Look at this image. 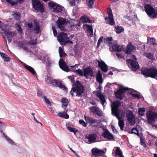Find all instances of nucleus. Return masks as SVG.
<instances>
[{
	"mask_svg": "<svg viewBox=\"0 0 157 157\" xmlns=\"http://www.w3.org/2000/svg\"><path fill=\"white\" fill-rule=\"evenodd\" d=\"M121 105V103L120 101H117L114 102L111 105V111L112 115L116 116L119 121L118 125L120 127L121 129L123 130L124 127V121L121 119V117H120L121 116V117H123L124 116L125 112H123L121 114V111L118 109L119 107Z\"/></svg>",
	"mask_w": 157,
	"mask_h": 157,
	"instance_id": "obj_1",
	"label": "nucleus"
},
{
	"mask_svg": "<svg viewBox=\"0 0 157 157\" xmlns=\"http://www.w3.org/2000/svg\"><path fill=\"white\" fill-rule=\"evenodd\" d=\"M74 77L73 76H69L68 78L70 79L73 84V87L72 88L70 92V94L73 96L76 95L79 97H81L85 91V88L84 86L78 81H77L75 82L74 81Z\"/></svg>",
	"mask_w": 157,
	"mask_h": 157,
	"instance_id": "obj_2",
	"label": "nucleus"
},
{
	"mask_svg": "<svg viewBox=\"0 0 157 157\" xmlns=\"http://www.w3.org/2000/svg\"><path fill=\"white\" fill-rule=\"evenodd\" d=\"M37 43V39L36 38L34 40L31 39V41L26 42L25 41H20L18 44V46L22 48L24 50L27 52H32V50L30 48H34V47L31 46L32 45H34Z\"/></svg>",
	"mask_w": 157,
	"mask_h": 157,
	"instance_id": "obj_3",
	"label": "nucleus"
},
{
	"mask_svg": "<svg viewBox=\"0 0 157 157\" xmlns=\"http://www.w3.org/2000/svg\"><path fill=\"white\" fill-rule=\"evenodd\" d=\"M141 72L146 77H151L157 80V70L155 68L142 69Z\"/></svg>",
	"mask_w": 157,
	"mask_h": 157,
	"instance_id": "obj_4",
	"label": "nucleus"
},
{
	"mask_svg": "<svg viewBox=\"0 0 157 157\" xmlns=\"http://www.w3.org/2000/svg\"><path fill=\"white\" fill-rule=\"evenodd\" d=\"M56 24L58 28L62 31L67 29V27L72 26L69 21L62 18H59L56 21Z\"/></svg>",
	"mask_w": 157,
	"mask_h": 157,
	"instance_id": "obj_5",
	"label": "nucleus"
},
{
	"mask_svg": "<svg viewBox=\"0 0 157 157\" xmlns=\"http://www.w3.org/2000/svg\"><path fill=\"white\" fill-rule=\"evenodd\" d=\"M136 60L135 56L132 55L131 56V59H128L126 61L127 64L132 71H136L139 69V66L136 62Z\"/></svg>",
	"mask_w": 157,
	"mask_h": 157,
	"instance_id": "obj_6",
	"label": "nucleus"
},
{
	"mask_svg": "<svg viewBox=\"0 0 157 157\" xmlns=\"http://www.w3.org/2000/svg\"><path fill=\"white\" fill-rule=\"evenodd\" d=\"M144 8L146 13L150 17L152 18H157V10L155 11L149 4L145 5Z\"/></svg>",
	"mask_w": 157,
	"mask_h": 157,
	"instance_id": "obj_7",
	"label": "nucleus"
},
{
	"mask_svg": "<svg viewBox=\"0 0 157 157\" xmlns=\"http://www.w3.org/2000/svg\"><path fill=\"white\" fill-rule=\"evenodd\" d=\"M48 6L52 11L56 13H62L64 10V7L54 2H49Z\"/></svg>",
	"mask_w": 157,
	"mask_h": 157,
	"instance_id": "obj_8",
	"label": "nucleus"
},
{
	"mask_svg": "<svg viewBox=\"0 0 157 157\" xmlns=\"http://www.w3.org/2000/svg\"><path fill=\"white\" fill-rule=\"evenodd\" d=\"M147 117L148 123L152 124L157 120V113L150 111L147 112Z\"/></svg>",
	"mask_w": 157,
	"mask_h": 157,
	"instance_id": "obj_9",
	"label": "nucleus"
},
{
	"mask_svg": "<svg viewBox=\"0 0 157 157\" xmlns=\"http://www.w3.org/2000/svg\"><path fill=\"white\" fill-rule=\"evenodd\" d=\"M7 26L3 25L1 27L2 30L4 31V34L7 38L9 43H10L12 40V38L14 35V33L12 32L9 31L7 28Z\"/></svg>",
	"mask_w": 157,
	"mask_h": 157,
	"instance_id": "obj_10",
	"label": "nucleus"
},
{
	"mask_svg": "<svg viewBox=\"0 0 157 157\" xmlns=\"http://www.w3.org/2000/svg\"><path fill=\"white\" fill-rule=\"evenodd\" d=\"M33 8L38 12L43 13L44 9L43 5L39 0H32Z\"/></svg>",
	"mask_w": 157,
	"mask_h": 157,
	"instance_id": "obj_11",
	"label": "nucleus"
},
{
	"mask_svg": "<svg viewBox=\"0 0 157 157\" xmlns=\"http://www.w3.org/2000/svg\"><path fill=\"white\" fill-rule=\"evenodd\" d=\"M85 119L87 123L91 124L93 127H97L100 122L99 121L89 116H85Z\"/></svg>",
	"mask_w": 157,
	"mask_h": 157,
	"instance_id": "obj_12",
	"label": "nucleus"
},
{
	"mask_svg": "<svg viewBox=\"0 0 157 157\" xmlns=\"http://www.w3.org/2000/svg\"><path fill=\"white\" fill-rule=\"evenodd\" d=\"M58 41L62 45H64L66 44V40L68 39L67 34L64 33H60L57 37Z\"/></svg>",
	"mask_w": 157,
	"mask_h": 157,
	"instance_id": "obj_13",
	"label": "nucleus"
},
{
	"mask_svg": "<svg viewBox=\"0 0 157 157\" xmlns=\"http://www.w3.org/2000/svg\"><path fill=\"white\" fill-rule=\"evenodd\" d=\"M126 115L127 119L128 122L131 125H134L135 123V119L132 112L129 110L127 113Z\"/></svg>",
	"mask_w": 157,
	"mask_h": 157,
	"instance_id": "obj_14",
	"label": "nucleus"
},
{
	"mask_svg": "<svg viewBox=\"0 0 157 157\" xmlns=\"http://www.w3.org/2000/svg\"><path fill=\"white\" fill-rule=\"evenodd\" d=\"M108 13L109 17L105 18V20L106 21V22L107 24L112 25H113L115 24V22L113 19L112 10L111 9L109 10V11H108Z\"/></svg>",
	"mask_w": 157,
	"mask_h": 157,
	"instance_id": "obj_15",
	"label": "nucleus"
},
{
	"mask_svg": "<svg viewBox=\"0 0 157 157\" xmlns=\"http://www.w3.org/2000/svg\"><path fill=\"white\" fill-rule=\"evenodd\" d=\"M0 132L1 133V136L2 137L5 139L7 142L10 144L15 146L16 143L12 140L7 135H6L1 129H0Z\"/></svg>",
	"mask_w": 157,
	"mask_h": 157,
	"instance_id": "obj_16",
	"label": "nucleus"
},
{
	"mask_svg": "<svg viewBox=\"0 0 157 157\" xmlns=\"http://www.w3.org/2000/svg\"><path fill=\"white\" fill-rule=\"evenodd\" d=\"M128 90L129 88L128 87H122L121 88L117 91L116 94V97L120 99H122L124 91Z\"/></svg>",
	"mask_w": 157,
	"mask_h": 157,
	"instance_id": "obj_17",
	"label": "nucleus"
},
{
	"mask_svg": "<svg viewBox=\"0 0 157 157\" xmlns=\"http://www.w3.org/2000/svg\"><path fill=\"white\" fill-rule=\"evenodd\" d=\"M96 95L98 97L97 100L98 101H100L101 103L103 106H105V104H106L105 99L104 96L100 92H97Z\"/></svg>",
	"mask_w": 157,
	"mask_h": 157,
	"instance_id": "obj_18",
	"label": "nucleus"
},
{
	"mask_svg": "<svg viewBox=\"0 0 157 157\" xmlns=\"http://www.w3.org/2000/svg\"><path fill=\"white\" fill-rule=\"evenodd\" d=\"M59 64L60 67L63 71L68 72L70 69L68 66H67L64 61L61 59L59 60Z\"/></svg>",
	"mask_w": 157,
	"mask_h": 157,
	"instance_id": "obj_19",
	"label": "nucleus"
},
{
	"mask_svg": "<svg viewBox=\"0 0 157 157\" xmlns=\"http://www.w3.org/2000/svg\"><path fill=\"white\" fill-rule=\"evenodd\" d=\"M85 137L89 140V144L94 143L96 142L97 136L95 134L92 133L87 135Z\"/></svg>",
	"mask_w": 157,
	"mask_h": 157,
	"instance_id": "obj_20",
	"label": "nucleus"
},
{
	"mask_svg": "<svg viewBox=\"0 0 157 157\" xmlns=\"http://www.w3.org/2000/svg\"><path fill=\"white\" fill-rule=\"evenodd\" d=\"M84 76L86 77L90 76L92 77H94L92 70L90 67H87L84 69Z\"/></svg>",
	"mask_w": 157,
	"mask_h": 157,
	"instance_id": "obj_21",
	"label": "nucleus"
},
{
	"mask_svg": "<svg viewBox=\"0 0 157 157\" xmlns=\"http://www.w3.org/2000/svg\"><path fill=\"white\" fill-rule=\"evenodd\" d=\"M98 66L101 68V70L105 72H106L108 70V66L106 64L105 62L101 60L100 61H98Z\"/></svg>",
	"mask_w": 157,
	"mask_h": 157,
	"instance_id": "obj_22",
	"label": "nucleus"
},
{
	"mask_svg": "<svg viewBox=\"0 0 157 157\" xmlns=\"http://www.w3.org/2000/svg\"><path fill=\"white\" fill-rule=\"evenodd\" d=\"M53 81V83L52 85L59 87L61 89L64 90H67V88L65 86L62 84V83L61 82L59 81L58 80H54Z\"/></svg>",
	"mask_w": 157,
	"mask_h": 157,
	"instance_id": "obj_23",
	"label": "nucleus"
},
{
	"mask_svg": "<svg viewBox=\"0 0 157 157\" xmlns=\"http://www.w3.org/2000/svg\"><path fill=\"white\" fill-rule=\"evenodd\" d=\"M112 45L111 47H112L113 50L117 52H121L123 49L122 46L119 45L115 42H114Z\"/></svg>",
	"mask_w": 157,
	"mask_h": 157,
	"instance_id": "obj_24",
	"label": "nucleus"
},
{
	"mask_svg": "<svg viewBox=\"0 0 157 157\" xmlns=\"http://www.w3.org/2000/svg\"><path fill=\"white\" fill-rule=\"evenodd\" d=\"M92 153L93 155L98 156H102L104 153L103 151L94 148L92 149Z\"/></svg>",
	"mask_w": 157,
	"mask_h": 157,
	"instance_id": "obj_25",
	"label": "nucleus"
},
{
	"mask_svg": "<svg viewBox=\"0 0 157 157\" xmlns=\"http://www.w3.org/2000/svg\"><path fill=\"white\" fill-rule=\"evenodd\" d=\"M102 135L103 137L109 140H112L113 139V135L107 130H105V132L102 133Z\"/></svg>",
	"mask_w": 157,
	"mask_h": 157,
	"instance_id": "obj_26",
	"label": "nucleus"
},
{
	"mask_svg": "<svg viewBox=\"0 0 157 157\" xmlns=\"http://www.w3.org/2000/svg\"><path fill=\"white\" fill-rule=\"evenodd\" d=\"M84 29H86L88 32L89 35L90 36L93 35V30L92 25H89L88 24L84 25H83Z\"/></svg>",
	"mask_w": 157,
	"mask_h": 157,
	"instance_id": "obj_27",
	"label": "nucleus"
},
{
	"mask_svg": "<svg viewBox=\"0 0 157 157\" xmlns=\"http://www.w3.org/2000/svg\"><path fill=\"white\" fill-rule=\"evenodd\" d=\"M135 47H134L130 43L127 46V48L126 51V53L127 54H130L134 49H135Z\"/></svg>",
	"mask_w": 157,
	"mask_h": 157,
	"instance_id": "obj_28",
	"label": "nucleus"
},
{
	"mask_svg": "<svg viewBox=\"0 0 157 157\" xmlns=\"http://www.w3.org/2000/svg\"><path fill=\"white\" fill-rule=\"evenodd\" d=\"M33 31L36 33L38 34V36H40V34L41 30H40V27L39 25V24L37 22H35Z\"/></svg>",
	"mask_w": 157,
	"mask_h": 157,
	"instance_id": "obj_29",
	"label": "nucleus"
},
{
	"mask_svg": "<svg viewBox=\"0 0 157 157\" xmlns=\"http://www.w3.org/2000/svg\"><path fill=\"white\" fill-rule=\"evenodd\" d=\"M67 110L65 109L63 112H59L58 113V115L60 117L65 119H68L69 117V115L67 114Z\"/></svg>",
	"mask_w": 157,
	"mask_h": 157,
	"instance_id": "obj_30",
	"label": "nucleus"
},
{
	"mask_svg": "<svg viewBox=\"0 0 157 157\" xmlns=\"http://www.w3.org/2000/svg\"><path fill=\"white\" fill-rule=\"evenodd\" d=\"M0 55L3 60L6 62H9L10 60V58L5 53L0 52Z\"/></svg>",
	"mask_w": 157,
	"mask_h": 157,
	"instance_id": "obj_31",
	"label": "nucleus"
},
{
	"mask_svg": "<svg viewBox=\"0 0 157 157\" xmlns=\"http://www.w3.org/2000/svg\"><path fill=\"white\" fill-rule=\"evenodd\" d=\"M80 20V21L82 23L87 22L88 23H91L92 22V21L90 20L86 16H84L82 17Z\"/></svg>",
	"mask_w": 157,
	"mask_h": 157,
	"instance_id": "obj_32",
	"label": "nucleus"
},
{
	"mask_svg": "<svg viewBox=\"0 0 157 157\" xmlns=\"http://www.w3.org/2000/svg\"><path fill=\"white\" fill-rule=\"evenodd\" d=\"M24 67L28 71H29L33 75H36V72L34 71V69L31 67L26 64Z\"/></svg>",
	"mask_w": 157,
	"mask_h": 157,
	"instance_id": "obj_33",
	"label": "nucleus"
},
{
	"mask_svg": "<svg viewBox=\"0 0 157 157\" xmlns=\"http://www.w3.org/2000/svg\"><path fill=\"white\" fill-rule=\"evenodd\" d=\"M62 103V107L65 109L67 106L68 104V101L67 99L66 98H63L61 100Z\"/></svg>",
	"mask_w": 157,
	"mask_h": 157,
	"instance_id": "obj_34",
	"label": "nucleus"
},
{
	"mask_svg": "<svg viewBox=\"0 0 157 157\" xmlns=\"http://www.w3.org/2000/svg\"><path fill=\"white\" fill-rule=\"evenodd\" d=\"M116 148L115 155L116 156H119V157H124L119 147H115Z\"/></svg>",
	"mask_w": 157,
	"mask_h": 157,
	"instance_id": "obj_35",
	"label": "nucleus"
},
{
	"mask_svg": "<svg viewBox=\"0 0 157 157\" xmlns=\"http://www.w3.org/2000/svg\"><path fill=\"white\" fill-rule=\"evenodd\" d=\"M96 79L97 81L100 83H102V76L100 71L99 70L96 75Z\"/></svg>",
	"mask_w": 157,
	"mask_h": 157,
	"instance_id": "obj_36",
	"label": "nucleus"
},
{
	"mask_svg": "<svg viewBox=\"0 0 157 157\" xmlns=\"http://www.w3.org/2000/svg\"><path fill=\"white\" fill-rule=\"evenodd\" d=\"M105 42L109 44V47H111L112 46V45L113 44L114 42H115V41H113V39L111 37L107 38L105 39Z\"/></svg>",
	"mask_w": 157,
	"mask_h": 157,
	"instance_id": "obj_37",
	"label": "nucleus"
},
{
	"mask_svg": "<svg viewBox=\"0 0 157 157\" xmlns=\"http://www.w3.org/2000/svg\"><path fill=\"white\" fill-rule=\"evenodd\" d=\"M45 63L48 66H50L53 63V62L51 60L50 58L47 57L46 59L44 61Z\"/></svg>",
	"mask_w": 157,
	"mask_h": 157,
	"instance_id": "obj_38",
	"label": "nucleus"
},
{
	"mask_svg": "<svg viewBox=\"0 0 157 157\" xmlns=\"http://www.w3.org/2000/svg\"><path fill=\"white\" fill-rule=\"evenodd\" d=\"M95 0H86V2L88 6L90 8H92Z\"/></svg>",
	"mask_w": 157,
	"mask_h": 157,
	"instance_id": "obj_39",
	"label": "nucleus"
},
{
	"mask_svg": "<svg viewBox=\"0 0 157 157\" xmlns=\"http://www.w3.org/2000/svg\"><path fill=\"white\" fill-rule=\"evenodd\" d=\"M54 79H52L51 78H50L48 76H47L45 78V81L46 82L49 84H52L53 81Z\"/></svg>",
	"mask_w": 157,
	"mask_h": 157,
	"instance_id": "obj_40",
	"label": "nucleus"
},
{
	"mask_svg": "<svg viewBox=\"0 0 157 157\" xmlns=\"http://www.w3.org/2000/svg\"><path fill=\"white\" fill-rule=\"evenodd\" d=\"M116 32L117 33H120L124 30V28L121 26H117L115 27Z\"/></svg>",
	"mask_w": 157,
	"mask_h": 157,
	"instance_id": "obj_41",
	"label": "nucleus"
},
{
	"mask_svg": "<svg viewBox=\"0 0 157 157\" xmlns=\"http://www.w3.org/2000/svg\"><path fill=\"white\" fill-rule=\"evenodd\" d=\"M133 90V91L130 93L131 95H132L134 97L137 98L138 99H141L142 98H143H143L141 95H140V94H137L133 93H132L133 92H135L136 91L133 90Z\"/></svg>",
	"mask_w": 157,
	"mask_h": 157,
	"instance_id": "obj_42",
	"label": "nucleus"
},
{
	"mask_svg": "<svg viewBox=\"0 0 157 157\" xmlns=\"http://www.w3.org/2000/svg\"><path fill=\"white\" fill-rule=\"evenodd\" d=\"M47 57L44 54H41L40 55H39L37 57L39 59L44 61Z\"/></svg>",
	"mask_w": 157,
	"mask_h": 157,
	"instance_id": "obj_43",
	"label": "nucleus"
},
{
	"mask_svg": "<svg viewBox=\"0 0 157 157\" xmlns=\"http://www.w3.org/2000/svg\"><path fill=\"white\" fill-rule=\"evenodd\" d=\"M144 55L150 59H153V55L151 53H144Z\"/></svg>",
	"mask_w": 157,
	"mask_h": 157,
	"instance_id": "obj_44",
	"label": "nucleus"
},
{
	"mask_svg": "<svg viewBox=\"0 0 157 157\" xmlns=\"http://www.w3.org/2000/svg\"><path fill=\"white\" fill-rule=\"evenodd\" d=\"M145 111V109L144 108H140L138 110V112L140 115L143 116L144 114V113Z\"/></svg>",
	"mask_w": 157,
	"mask_h": 157,
	"instance_id": "obj_45",
	"label": "nucleus"
},
{
	"mask_svg": "<svg viewBox=\"0 0 157 157\" xmlns=\"http://www.w3.org/2000/svg\"><path fill=\"white\" fill-rule=\"evenodd\" d=\"M98 109V108L95 106L90 107V112L94 114L95 113Z\"/></svg>",
	"mask_w": 157,
	"mask_h": 157,
	"instance_id": "obj_46",
	"label": "nucleus"
},
{
	"mask_svg": "<svg viewBox=\"0 0 157 157\" xmlns=\"http://www.w3.org/2000/svg\"><path fill=\"white\" fill-rule=\"evenodd\" d=\"M67 128L71 132H73L75 134L77 132H78V130H76L74 128L71 127L70 126H68L67 127Z\"/></svg>",
	"mask_w": 157,
	"mask_h": 157,
	"instance_id": "obj_47",
	"label": "nucleus"
},
{
	"mask_svg": "<svg viewBox=\"0 0 157 157\" xmlns=\"http://www.w3.org/2000/svg\"><path fill=\"white\" fill-rule=\"evenodd\" d=\"M13 16L16 20L19 19L21 17L19 13H15L13 14Z\"/></svg>",
	"mask_w": 157,
	"mask_h": 157,
	"instance_id": "obj_48",
	"label": "nucleus"
},
{
	"mask_svg": "<svg viewBox=\"0 0 157 157\" xmlns=\"http://www.w3.org/2000/svg\"><path fill=\"white\" fill-rule=\"evenodd\" d=\"M15 26L16 28V30L17 31L20 33H21L22 32V29L21 26L17 24H15Z\"/></svg>",
	"mask_w": 157,
	"mask_h": 157,
	"instance_id": "obj_49",
	"label": "nucleus"
},
{
	"mask_svg": "<svg viewBox=\"0 0 157 157\" xmlns=\"http://www.w3.org/2000/svg\"><path fill=\"white\" fill-rule=\"evenodd\" d=\"M74 71L75 73L79 74L80 76H83L84 75L82 71L80 69L78 70H75Z\"/></svg>",
	"mask_w": 157,
	"mask_h": 157,
	"instance_id": "obj_50",
	"label": "nucleus"
},
{
	"mask_svg": "<svg viewBox=\"0 0 157 157\" xmlns=\"http://www.w3.org/2000/svg\"><path fill=\"white\" fill-rule=\"evenodd\" d=\"M94 114L97 115L99 116H101L103 115V113L101 110L98 108Z\"/></svg>",
	"mask_w": 157,
	"mask_h": 157,
	"instance_id": "obj_51",
	"label": "nucleus"
},
{
	"mask_svg": "<svg viewBox=\"0 0 157 157\" xmlns=\"http://www.w3.org/2000/svg\"><path fill=\"white\" fill-rule=\"evenodd\" d=\"M147 40L148 42H149L151 44H152L153 45L156 44L155 40L152 38H148Z\"/></svg>",
	"mask_w": 157,
	"mask_h": 157,
	"instance_id": "obj_52",
	"label": "nucleus"
},
{
	"mask_svg": "<svg viewBox=\"0 0 157 157\" xmlns=\"http://www.w3.org/2000/svg\"><path fill=\"white\" fill-rule=\"evenodd\" d=\"M103 36L101 37L98 40V41L97 44V48H98L100 46L101 43L103 42Z\"/></svg>",
	"mask_w": 157,
	"mask_h": 157,
	"instance_id": "obj_53",
	"label": "nucleus"
},
{
	"mask_svg": "<svg viewBox=\"0 0 157 157\" xmlns=\"http://www.w3.org/2000/svg\"><path fill=\"white\" fill-rule=\"evenodd\" d=\"M68 2L71 6H73L75 5V0H68Z\"/></svg>",
	"mask_w": 157,
	"mask_h": 157,
	"instance_id": "obj_54",
	"label": "nucleus"
},
{
	"mask_svg": "<svg viewBox=\"0 0 157 157\" xmlns=\"http://www.w3.org/2000/svg\"><path fill=\"white\" fill-rule=\"evenodd\" d=\"M131 133H134L139 136L138 130L136 128H133L132 130Z\"/></svg>",
	"mask_w": 157,
	"mask_h": 157,
	"instance_id": "obj_55",
	"label": "nucleus"
},
{
	"mask_svg": "<svg viewBox=\"0 0 157 157\" xmlns=\"http://www.w3.org/2000/svg\"><path fill=\"white\" fill-rule=\"evenodd\" d=\"M6 1L8 3H10L11 4L12 6L15 5L16 4V2L15 1H13L12 0H6Z\"/></svg>",
	"mask_w": 157,
	"mask_h": 157,
	"instance_id": "obj_56",
	"label": "nucleus"
},
{
	"mask_svg": "<svg viewBox=\"0 0 157 157\" xmlns=\"http://www.w3.org/2000/svg\"><path fill=\"white\" fill-rule=\"evenodd\" d=\"M42 98L44 100L46 103L48 104H51V102L47 98L46 96H43L42 97Z\"/></svg>",
	"mask_w": 157,
	"mask_h": 157,
	"instance_id": "obj_57",
	"label": "nucleus"
},
{
	"mask_svg": "<svg viewBox=\"0 0 157 157\" xmlns=\"http://www.w3.org/2000/svg\"><path fill=\"white\" fill-rule=\"evenodd\" d=\"M79 123L84 127H86L87 126L86 124L82 120H79Z\"/></svg>",
	"mask_w": 157,
	"mask_h": 157,
	"instance_id": "obj_58",
	"label": "nucleus"
},
{
	"mask_svg": "<svg viewBox=\"0 0 157 157\" xmlns=\"http://www.w3.org/2000/svg\"><path fill=\"white\" fill-rule=\"evenodd\" d=\"M140 144L144 148L147 147V145L145 144L144 141V140H142L141 138L140 139Z\"/></svg>",
	"mask_w": 157,
	"mask_h": 157,
	"instance_id": "obj_59",
	"label": "nucleus"
},
{
	"mask_svg": "<svg viewBox=\"0 0 157 157\" xmlns=\"http://www.w3.org/2000/svg\"><path fill=\"white\" fill-rule=\"evenodd\" d=\"M124 17L128 19L129 20H132L133 17L132 16H128V15L124 16Z\"/></svg>",
	"mask_w": 157,
	"mask_h": 157,
	"instance_id": "obj_60",
	"label": "nucleus"
},
{
	"mask_svg": "<svg viewBox=\"0 0 157 157\" xmlns=\"http://www.w3.org/2000/svg\"><path fill=\"white\" fill-rule=\"evenodd\" d=\"M53 32V33L54 35V36H56L57 35V32L56 29H55V28L52 27Z\"/></svg>",
	"mask_w": 157,
	"mask_h": 157,
	"instance_id": "obj_61",
	"label": "nucleus"
},
{
	"mask_svg": "<svg viewBox=\"0 0 157 157\" xmlns=\"http://www.w3.org/2000/svg\"><path fill=\"white\" fill-rule=\"evenodd\" d=\"M116 56L117 57L119 58H123V56H122L121 54L120 53H117Z\"/></svg>",
	"mask_w": 157,
	"mask_h": 157,
	"instance_id": "obj_62",
	"label": "nucleus"
},
{
	"mask_svg": "<svg viewBox=\"0 0 157 157\" xmlns=\"http://www.w3.org/2000/svg\"><path fill=\"white\" fill-rule=\"evenodd\" d=\"M63 52V49L62 47H59V54Z\"/></svg>",
	"mask_w": 157,
	"mask_h": 157,
	"instance_id": "obj_63",
	"label": "nucleus"
},
{
	"mask_svg": "<svg viewBox=\"0 0 157 157\" xmlns=\"http://www.w3.org/2000/svg\"><path fill=\"white\" fill-rule=\"evenodd\" d=\"M66 56V54L64 52H62L59 54V56L60 57L65 56Z\"/></svg>",
	"mask_w": 157,
	"mask_h": 157,
	"instance_id": "obj_64",
	"label": "nucleus"
}]
</instances>
